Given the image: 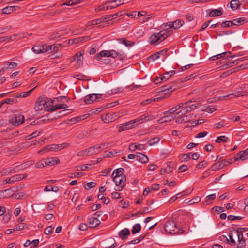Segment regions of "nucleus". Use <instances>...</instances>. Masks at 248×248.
<instances>
[{
    "label": "nucleus",
    "instance_id": "56",
    "mask_svg": "<svg viewBox=\"0 0 248 248\" xmlns=\"http://www.w3.org/2000/svg\"><path fill=\"white\" fill-rule=\"evenodd\" d=\"M47 46H52V51L51 52H48L49 53H51L52 52H57L59 48H60V46H61V44H55L53 45H47Z\"/></svg>",
    "mask_w": 248,
    "mask_h": 248
},
{
    "label": "nucleus",
    "instance_id": "15",
    "mask_svg": "<svg viewBox=\"0 0 248 248\" xmlns=\"http://www.w3.org/2000/svg\"><path fill=\"white\" fill-rule=\"evenodd\" d=\"M136 160L142 163H146L148 161V158L144 154L137 152Z\"/></svg>",
    "mask_w": 248,
    "mask_h": 248
},
{
    "label": "nucleus",
    "instance_id": "50",
    "mask_svg": "<svg viewBox=\"0 0 248 248\" xmlns=\"http://www.w3.org/2000/svg\"><path fill=\"white\" fill-rule=\"evenodd\" d=\"M124 89L123 87H118L115 89H113L111 90L110 91L108 92V93L109 94H116L119 92H122L124 91Z\"/></svg>",
    "mask_w": 248,
    "mask_h": 248
},
{
    "label": "nucleus",
    "instance_id": "18",
    "mask_svg": "<svg viewBox=\"0 0 248 248\" xmlns=\"http://www.w3.org/2000/svg\"><path fill=\"white\" fill-rule=\"evenodd\" d=\"M130 232L128 228H124L121 230L118 233L119 236L122 238V240L126 239V236L129 235Z\"/></svg>",
    "mask_w": 248,
    "mask_h": 248
},
{
    "label": "nucleus",
    "instance_id": "55",
    "mask_svg": "<svg viewBox=\"0 0 248 248\" xmlns=\"http://www.w3.org/2000/svg\"><path fill=\"white\" fill-rule=\"evenodd\" d=\"M230 54H231V52H225L222 53L221 54H218V55L213 56V57L214 58L213 60L217 59H218L219 58H221V57H227L228 54L230 55Z\"/></svg>",
    "mask_w": 248,
    "mask_h": 248
},
{
    "label": "nucleus",
    "instance_id": "13",
    "mask_svg": "<svg viewBox=\"0 0 248 248\" xmlns=\"http://www.w3.org/2000/svg\"><path fill=\"white\" fill-rule=\"evenodd\" d=\"M158 117V115L155 116V115H149V113H146V114L141 115V116L140 117V118L141 119V123H143L145 122L152 121V120L157 118Z\"/></svg>",
    "mask_w": 248,
    "mask_h": 248
},
{
    "label": "nucleus",
    "instance_id": "43",
    "mask_svg": "<svg viewBox=\"0 0 248 248\" xmlns=\"http://www.w3.org/2000/svg\"><path fill=\"white\" fill-rule=\"evenodd\" d=\"M216 198V194H212L209 195H208L205 198V202L206 204H210L212 203V200Z\"/></svg>",
    "mask_w": 248,
    "mask_h": 248
},
{
    "label": "nucleus",
    "instance_id": "22",
    "mask_svg": "<svg viewBox=\"0 0 248 248\" xmlns=\"http://www.w3.org/2000/svg\"><path fill=\"white\" fill-rule=\"evenodd\" d=\"M238 156L241 160H245L248 158V148L244 150L240 151L238 153Z\"/></svg>",
    "mask_w": 248,
    "mask_h": 248
},
{
    "label": "nucleus",
    "instance_id": "4",
    "mask_svg": "<svg viewBox=\"0 0 248 248\" xmlns=\"http://www.w3.org/2000/svg\"><path fill=\"white\" fill-rule=\"evenodd\" d=\"M25 121V117L21 114H15L12 116L9 119V123L12 125L17 126L21 125Z\"/></svg>",
    "mask_w": 248,
    "mask_h": 248
},
{
    "label": "nucleus",
    "instance_id": "51",
    "mask_svg": "<svg viewBox=\"0 0 248 248\" xmlns=\"http://www.w3.org/2000/svg\"><path fill=\"white\" fill-rule=\"evenodd\" d=\"M7 38L6 40L9 39L11 41L18 40L22 38V36L21 35H20L19 34H16L12 35L10 36H7Z\"/></svg>",
    "mask_w": 248,
    "mask_h": 248
},
{
    "label": "nucleus",
    "instance_id": "47",
    "mask_svg": "<svg viewBox=\"0 0 248 248\" xmlns=\"http://www.w3.org/2000/svg\"><path fill=\"white\" fill-rule=\"evenodd\" d=\"M178 115H179V116L176 120V123H182L183 122H186L187 121V118L186 116H182V115H183L184 114L180 113Z\"/></svg>",
    "mask_w": 248,
    "mask_h": 248
},
{
    "label": "nucleus",
    "instance_id": "64",
    "mask_svg": "<svg viewBox=\"0 0 248 248\" xmlns=\"http://www.w3.org/2000/svg\"><path fill=\"white\" fill-rule=\"evenodd\" d=\"M53 230L54 228L52 226H48L45 229L44 233L46 235H49L53 232Z\"/></svg>",
    "mask_w": 248,
    "mask_h": 248
},
{
    "label": "nucleus",
    "instance_id": "46",
    "mask_svg": "<svg viewBox=\"0 0 248 248\" xmlns=\"http://www.w3.org/2000/svg\"><path fill=\"white\" fill-rule=\"evenodd\" d=\"M141 230V226L140 224H136L133 226L132 229V233L135 234L136 233L140 232Z\"/></svg>",
    "mask_w": 248,
    "mask_h": 248
},
{
    "label": "nucleus",
    "instance_id": "39",
    "mask_svg": "<svg viewBox=\"0 0 248 248\" xmlns=\"http://www.w3.org/2000/svg\"><path fill=\"white\" fill-rule=\"evenodd\" d=\"M87 149V154L89 156L98 154L95 145L90 147Z\"/></svg>",
    "mask_w": 248,
    "mask_h": 248
},
{
    "label": "nucleus",
    "instance_id": "60",
    "mask_svg": "<svg viewBox=\"0 0 248 248\" xmlns=\"http://www.w3.org/2000/svg\"><path fill=\"white\" fill-rule=\"evenodd\" d=\"M233 25L232 21H226L221 23V26L223 28L230 27Z\"/></svg>",
    "mask_w": 248,
    "mask_h": 248
},
{
    "label": "nucleus",
    "instance_id": "44",
    "mask_svg": "<svg viewBox=\"0 0 248 248\" xmlns=\"http://www.w3.org/2000/svg\"><path fill=\"white\" fill-rule=\"evenodd\" d=\"M120 43L124 44L127 47H131L134 43H131V41H127L125 38H120L118 39Z\"/></svg>",
    "mask_w": 248,
    "mask_h": 248
},
{
    "label": "nucleus",
    "instance_id": "2",
    "mask_svg": "<svg viewBox=\"0 0 248 248\" xmlns=\"http://www.w3.org/2000/svg\"><path fill=\"white\" fill-rule=\"evenodd\" d=\"M183 104L184 105L183 109L177 112L176 114L180 113L182 114H186L195 109L199 105L198 103L193 104L191 101H188L185 103H183Z\"/></svg>",
    "mask_w": 248,
    "mask_h": 248
},
{
    "label": "nucleus",
    "instance_id": "54",
    "mask_svg": "<svg viewBox=\"0 0 248 248\" xmlns=\"http://www.w3.org/2000/svg\"><path fill=\"white\" fill-rule=\"evenodd\" d=\"M41 131H35L33 132L32 134L27 136V138L28 140H31V139L35 138L37 136H38L40 134Z\"/></svg>",
    "mask_w": 248,
    "mask_h": 248
},
{
    "label": "nucleus",
    "instance_id": "1",
    "mask_svg": "<svg viewBox=\"0 0 248 248\" xmlns=\"http://www.w3.org/2000/svg\"><path fill=\"white\" fill-rule=\"evenodd\" d=\"M160 27L162 29V30L158 33L153 34L149 37V42L151 44L157 45L172 34L173 31L171 29L168 28L167 26L163 27V24Z\"/></svg>",
    "mask_w": 248,
    "mask_h": 248
},
{
    "label": "nucleus",
    "instance_id": "37",
    "mask_svg": "<svg viewBox=\"0 0 248 248\" xmlns=\"http://www.w3.org/2000/svg\"><path fill=\"white\" fill-rule=\"evenodd\" d=\"M160 53H163V50L160 51L151 55L149 57L148 60L150 61H154L155 60L159 58Z\"/></svg>",
    "mask_w": 248,
    "mask_h": 248
},
{
    "label": "nucleus",
    "instance_id": "34",
    "mask_svg": "<svg viewBox=\"0 0 248 248\" xmlns=\"http://www.w3.org/2000/svg\"><path fill=\"white\" fill-rule=\"evenodd\" d=\"M124 171V169L123 168H120L117 169H115L113 173L112 174V177H120L124 176L123 175V173Z\"/></svg>",
    "mask_w": 248,
    "mask_h": 248
},
{
    "label": "nucleus",
    "instance_id": "53",
    "mask_svg": "<svg viewBox=\"0 0 248 248\" xmlns=\"http://www.w3.org/2000/svg\"><path fill=\"white\" fill-rule=\"evenodd\" d=\"M108 9H109V8H108V5H107V4L106 3L105 4H103V5L99 6L98 7H97L95 9V11L96 12H99L101 11L106 10H108Z\"/></svg>",
    "mask_w": 248,
    "mask_h": 248
},
{
    "label": "nucleus",
    "instance_id": "26",
    "mask_svg": "<svg viewBox=\"0 0 248 248\" xmlns=\"http://www.w3.org/2000/svg\"><path fill=\"white\" fill-rule=\"evenodd\" d=\"M102 120L106 123H110L112 121L113 117L110 113H107L101 116Z\"/></svg>",
    "mask_w": 248,
    "mask_h": 248
},
{
    "label": "nucleus",
    "instance_id": "61",
    "mask_svg": "<svg viewBox=\"0 0 248 248\" xmlns=\"http://www.w3.org/2000/svg\"><path fill=\"white\" fill-rule=\"evenodd\" d=\"M207 165H208L207 162H206V161H202L200 162L199 163H198L196 165V168H197L198 169L205 168V167H206L207 166Z\"/></svg>",
    "mask_w": 248,
    "mask_h": 248
},
{
    "label": "nucleus",
    "instance_id": "38",
    "mask_svg": "<svg viewBox=\"0 0 248 248\" xmlns=\"http://www.w3.org/2000/svg\"><path fill=\"white\" fill-rule=\"evenodd\" d=\"M243 95H244V92L242 91H238L225 96L224 97H229L230 98H232L233 97H238Z\"/></svg>",
    "mask_w": 248,
    "mask_h": 248
},
{
    "label": "nucleus",
    "instance_id": "27",
    "mask_svg": "<svg viewBox=\"0 0 248 248\" xmlns=\"http://www.w3.org/2000/svg\"><path fill=\"white\" fill-rule=\"evenodd\" d=\"M95 146L97 151V153H99L103 150L108 148L109 146V143H103L99 144H96Z\"/></svg>",
    "mask_w": 248,
    "mask_h": 248
},
{
    "label": "nucleus",
    "instance_id": "7",
    "mask_svg": "<svg viewBox=\"0 0 248 248\" xmlns=\"http://www.w3.org/2000/svg\"><path fill=\"white\" fill-rule=\"evenodd\" d=\"M248 231V227H240L238 228L236 230V232L238 237V241L240 242V247H242L246 246L245 239L243 237V232H244Z\"/></svg>",
    "mask_w": 248,
    "mask_h": 248
},
{
    "label": "nucleus",
    "instance_id": "49",
    "mask_svg": "<svg viewBox=\"0 0 248 248\" xmlns=\"http://www.w3.org/2000/svg\"><path fill=\"white\" fill-rule=\"evenodd\" d=\"M59 190V188L57 186H46L45 189V191H54V192H57Z\"/></svg>",
    "mask_w": 248,
    "mask_h": 248
},
{
    "label": "nucleus",
    "instance_id": "5",
    "mask_svg": "<svg viewBox=\"0 0 248 248\" xmlns=\"http://www.w3.org/2000/svg\"><path fill=\"white\" fill-rule=\"evenodd\" d=\"M47 98L46 97H39L36 102L34 108L36 111H40L43 109H46L48 107L47 102Z\"/></svg>",
    "mask_w": 248,
    "mask_h": 248
},
{
    "label": "nucleus",
    "instance_id": "14",
    "mask_svg": "<svg viewBox=\"0 0 248 248\" xmlns=\"http://www.w3.org/2000/svg\"><path fill=\"white\" fill-rule=\"evenodd\" d=\"M113 178V181L115 183L117 186L123 185L124 186L125 185V176L120 177H112Z\"/></svg>",
    "mask_w": 248,
    "mask_h": 248
},
{
    "label": "nucleus",
    "instance_id": "8",
    "mask_svg": "<svg viewBox=\"0 0 248 248\" xmlns=\"http://www.w3.org/2000/svg\"><path fill=\"white\" fill-rule=\"evenodd\" d=\"M184 23V22L183 21L176 20L174 22H169L168 23H163V27L167 26L168 28L170 29H177L180 28L183 25Z\"/></svg>",
    "mask_w": 248,
    "mask_h": 248
},
{
    "label": "nucleus",
    "instance_id": "36",
    "mask_svg": "<svg viewBox=\"0 0 248 248\" xmlns=\"http://www.w3.org/2000/svg\"><path fill=\"white\" fill-rule=\"evenodd\" d=\"M18 66V63L15 62H7L5 63L6 70H10Z\"/></svg>",
    "mask_w": 248,
    "mask_h": 248
},
{
    "label": "nucleus",
    "instance_id": "9",
    "mask_svg": "<svg viewBox=\"0 0 248 248\" xmlns=\"http://www.w3.org/2000/svg\"><path fill=\"white\" fill-rule=\"evenodd\" d=\"M110 57L118 58L120 60H123L125 58V56L123 51L118 52L112 49L110 50Z\"/></svg>",
    "mask_w": 248,
    "mask_h": 248
},
{
    "label": "nucleus",
    "instance_id": "32",
    "mask_svg": "<svg viewBox=\"0 0 248 248\" xmlns=\"http://www.w3.org/2000/svg\"><path fill=\"white\" fill-rule=\"evenodd\" d=\"M190 153L182 154L179 155V160L182 162H187L189 159H190Z\"/></svg>",
    "mask_w": 248,
    "mask_h": 248
},
{
    "label": "nucleus",
    "instance_id": "21",
    "mask_svg": "<svg viewBox=\"0 0 248 248\" xmlns=\"http://www.w3.org/2000/svg\"><path fill=\"white\" fill-rule=\"evenodd\" d=\"M230 7L233 11H235L240 7L241 4L239 0H232L230 2Z\"/></svg>",
    "mask_w": 248,
    "mask_h": 248
},
{
    "label": "nucleus",
    "instance_id": "17",
    "mask_svg": "<svg viewBox=\"0 0 248 248\" xmlns=\"http://www.w3.org/2000/svg\"><path fill=\"white\" fill-rule=\"evenodd\" d=\"M89 223L92 228H94L100 225V221L96 217H93L89 220Z\"/></svg>",
    "mask_w": 248,
    "mask_h": 248
},
{
    "label": "nucleus",
    "instance_id": "33",
    "mask_svg": "<svg viewBox=\"0 0 248 248\" xmlns=\"http://www.w3.org/2000/svg\"><path fill=\"white\" fill-rule=\"evenodd\" d=\"M16 10L15 6H7L2 9V13L4 14H9Z\"/></svg>",
    "mask_w": 248,
    "mask_h": 248
},
{
    "label": "nucleus",
    "instance_id": "42",
    "mask_svg": "<svg viewBox=\"0 0 248 248\" xmlns=\"http://www.w3.org/2000/svg\"><path fill=\"white\" fill-rule=\"evenodd\" d=\"M160 140V138L156 137L149 140L147 143L149 146H153L158 143Z\"/></svg>",
    "mask_w": 248,
    "mask_h": 248
},
{
    "label": "nucleus",
    "instance_id": "24",
    "mask_svg": "<svg viewBox=\"0 0 248 248\" xmlns=\"http://www.w3.org/2000/svg\"><path fill=\"white\" fill-rule=\"evenodd\" d=\"M47 164L49 166H53L60 163V161L57 157H52L46 158Z\"/></svg>",
    "mask_w": 248,
    "mask_h": 248
},
{
    "label": "nucleus",
    "instance_id": "6",
    "mask_svg": "<svg viewBox=\"0 0 248 248\" xmlns=\"http://www.w3.org/2000/svg\"><path fill=\"white\" fill-rule=\"evenodd\" d=\"M52 47V46H47V45L44 44L42 46H35L32 48V50L34 53L40 54L41 53L51 52Z\"/></svg>",
    "mask_w": 248,
    "mask_h": 248
},
{
    "label": "nucleus",
    "instance_id": "45",
    "mask_svg": "<svg viewBox=\"0 0 248 248\" xmlns=\"http://www.w3.org/2000/svg\"><path fill=\"white\" fill-rule=\"evenodd\" d=\"M229 139L225 136H220L217 137L216 140V142L219 143L221 142H226Z\"/></svg>",
    "mask_w": 248,
    "mask_h": 248
},
{
    "label": "nucleus",
    "instance_id": "35",
    "mask_svg": "<svg viewBox=\"0 0 248 248\" xmlns=\"http://www.w3.org/2000/svg\"><path fill=\"white\" fill-rule=\"evenodd\" d=\"M223 165L222 162H217L214 163L211 167V170L214 171L219 170L223 168Z\"/></svg>",
    "mask_w": 248,
    "mask_h": 248
},
{
    "label": "nucleus",
    "instance_id": "23",
    "mask_svg": "<svg viewBox=\"0 0 248 248\" xmlns=\"http://www.w3.org/2000/svg\"><path fill=\"white\" fill-rule=\"evenodd\" d=\"M174 119L172 116L165 115L157 120V123L162 124L165 122H170Z\"/></svg>",
    "mask_w": 248,
    "mask_h": 248
},
{
    "label": "nucleus",
    "instance_id": "29",
    "mask_svg": "<svg viewBox=\"0 0 248 248\" xmlns=\"http://www.w3.org/2000/svg\"><path fill=\"white\" fill-rule=\"evenodd\" d=\"M222 12L219 9H212L209 13V16L210 17H217L221 16Z\"/></svg>",
    "mask_w": 248,
    "mask_h": 248
},
{
    "label": "nucleus",
    "instance_id": "30",
    "mask_svg": "<svg viewBox=\"0 0 248 248\" xmlns=\"http://www.w3.org/2000/svg\"><path fill=\"white\" fill-rule=\"evenodd\" d=\"M246 22V19L244 17H240L239 18L233 19L232 21L233 25L240 26L243 25Z\"/></svg>",
    "mask_w": 248,
    "mask_h": 248
},
{
    "label": "nucleus",
    "instance_id": "3",
    "mask_svg": "<svg viewBox=\"0 0 248 248\" xmlns=\"http://www.w3.org/2000/svg\"><path fill=\"white\" fill-rule=\"evenodd\" d=\"M164 229L168 233L176 234L179 233V230L177 229L176 223L174 221H167L164 225Z\"/></svg>",
    "mask_w": 248,
    "mask_h": 248
},
{
    "label": "nucleus",
    "instance_id": "31",
    "mask_svg": "<svg viewBox=\"0 0 248 248\" xmlns=\"http://www.w3.org/2000/svg\"><path fill=\"white\" fill-rule=\"evenodd\" d=\"M16 170L15 169H12L11 167L3 169L1 171L2 175H7L12 173H15Z\"/></svg>",
    "mask_w": 248,
    "mask_h": 248
},
{
    "label": "nucleus",
    "instance_id": "10",
    "mask_svg": "<svg viewBox=\"0 0 248 248\" xmlns=\"http://www.w3.org/2000/svg\"><path fill=\"white\" fill-rule=\"evenodd\" d=\"M85 54V50L84 49L81 50L77 53L71 60V62L77 61L79 64H82L83 57Z\"/></svg>",
    "mask_w": 248,
    "mask_h": 248
},
{
    "label": "nucleus",
    "instance_id": "28",
    "mask_svg": "<svg viewBox=\"0 0 248 248\" xmlns=\"http://www.w3.org/2000/svg\"><path fill=\"white\" fill-rule=\"evenodd\" d=\"M246 60H248V56L244 57L242 58L238 59L237 60H234L233 61H231V62H229L227 64V65L228 67H232V66H233L235 63L238 64L239 62H242L243 61Z\"/></svg>",
    "mask_w": 248,
    "mask_h": 248
},
{
    "label": "nucleus",
    "instance_id": "58",
    "mask_svg": "<svg viewBox=\"0 0 248 248\" xmlns=\"http://www.w3.org/2000/svg\"><path fill=\"white\" fill-rule=\"evenodd\" d=\"M12 27L11 26H6L5 27L0 28V34L8 31Z\"/></svg>",
    "mask_w": 248,
    "mask_h": 248
},
{
    "label": "nucleus",
    "instance_id": "20",
    "mask_svg": "<svg viewBox=\"0 0 248 248\" xmlns=\"http://www.w3.org/2000/svg\"><path fill=\"white\" fill-rule=\"evenodd\" d=\"M103 57H110V50H103L95 56L96 59L98 60H100Z\"/></svg>",
    "mask_w": 248,
    "mask_h": 248
},
{
    "label": "nucleus",
    "instance_id": "11",
    "mask_svg": "<svg viewBox=\"0 0 248 248\" xmlns=\"http://www.w3.org/2000/svg\"><path fill=\"white\" fill-rule=\"evenodd\" d=\"M122 11L119 12L113 15H108L102 16L104 22L111 21L113 19H115L119 16H122Z\"/></svg>",
    "mask_w": 248,
    "mask_h": 248
},
{
    "label": "nucleus",
    "instance_id": "19",
    "mask_svg": "<svg viewBox=\"0 0 248 248\" xmlns=\"http://www.w3.org/2000/svg\"><path fill=\"white\" fill-rule=\"evenodd\" d=\"M183 108L184 105L183 103H181L178 105L176 106L175 107L171 108L169 111L164 112L163 113L165 115H167L168 113L172 114L174 112H175L176 110H178L181 108H182L183 109Z\"/></svg>",
    "mask_w": 248,
    "mask_h": 248
},
{
    "label": "nucleus",
    "instance_id": "48",
    "mask_svg": "<svg viewBox=\"0 0 248 248\" xmlns=\"http://www.w3.org/2000/svg\"><path fill=\"white\" fill-rule=\"evenodd\" d=\"M34 89V88L26 92L20 93L17 94L16 96L17 97H26L31 93Z\"/></svg>",
    "mask_w": 248,
    "mask_h": 248
},
{
    "label": "nucleus",
    "instance_id": "62",
    "mask_svg": "<svg viewBox=\"0 0 248 248\" xmlns=\"http://www.w3.org/2000/svg\"><path fill=\"white\" fill-rule=\"evenodd\" d=\"M95 183L94 182H90L87 183L86 186H84V188L86 189H89L92 188H93L95 186Z\"/></svg>",
    "mask_w": 248,
    "mask_h": 248
},
{
    "label": "nucleus",
    "instance_id": "59",
    "mask_svg": "<svg viewBox=\"0 0 248 248\" xmlns=\"http://www.w3.org/2000/svg\"><path fill=\"white\" fill-rule=\"evenodd\" d=\"M116 2L115 0H111L108 1L107 3L108 4V7L109 9H112L113 8H115L117 7V6L116 5Z\"/></svg>",
    "mask_w": 248,
    "mask_h": 248
},
{
    "label": "nucleus",
    "instance_id": "52",
    "mask_svg": "<svg viewBox=\"0 0 248 248\" xmlns=\"http://www.w3.org/2000/svg\"><path fill=\"white\" fill-rule=\"evenodd\" d=\"M14 101V99H13V98L5 99L0 102V108L1 107L2 105H3L5 103L12 104L13 103Z\"/></svg>",
    "mask_w": 248,
    "mask_h": 248
},
{
    "label": "nucleus",
    "instance_id": "57",
    "mask_svg": "<svg viewBox=\"0 0 248 248\" xmlns=\"http://www.w3.org/2000/svg\"><path fill=\"white\" fill-rule=\"evenodd\" d=\"M216 110H217V108L215 107V106H209L205 108V109L204 110V111H205L208 113H213Z\"/></svg>",
    "mask_w": 248,
    "mask_h": 248
},
{
    "label": "nucleus",
    "instance_id": "41",
    "mask_svg": "<svg viewBox=\"0 0 248 248\" xmlns=\"http://www.w3.org/2000/svg\"><path fill=\"white\" fill-rule=\"evenodd\" d=\"M61 34L59 32L54 33L49 36V39L51 40H56L58 41L61 39Z\"/></svg>",
    "mask_w": 248,
    "mask_h": 248
},
{
    "label": "nucleus",
    "instance_id": "12",
    "mask_svg": "<svg viewBox=\"0 0 248 248\" xmlns=\"http://www.w3.org/2000/svg\"><path fill=\"white\" fill-rule=\"evenodd\" d=\"M162 90L164 92H167V93H171L173 91H175L177 88V86L174 83L172 84H169L163 86L162 87Z\"/></svg>",
    "mask_w": 248,
    "mask_h": 248
},
{
    "label": "nucleus",
    "instance_id": "40",
    "mask_svg": "<svg viewBox=\"0 0 248 248\" xmlns=\"http://www.w3.org/2000/svg\"><path fill=\"white\" fill-rule=\"evenodd\" d=\"M102 22H104V21L103 20L102 17L100 18L96 19L93 20L90 22H89L87 24L88 26H91L92 25H97L98 24H100Z\"/></svg>",
    "mask_w": 248,
    "mask_h": 248
},
{
    "label": "nucleus",
    "instance_id": "16",
    "mask_svg": "<svg viewBox=\"0 0 248 248\" xmlns=\"http://www.w3.org/2000/svg\"><path fill=\"white\" fill-rule=\"evenodd\" d=\"M27 176V174H18L11 177L12 183H14L17 181H20Z\"/></svg>",
    "mask_w": 248,
    "mask_h": 248
},
{
    "label": "nucleus",
    "instance_id": "63",
    "mask_svg": "<svg viewBox=\"0 0 248 248\" xmlns=\"http://www.w3.org/2000/svg\"><path fill=\"white\" fill-rule=\"evenodd\" d=\"M211 20L206 21L202 25V27L199 30V32H202L204 31L209 25Z\"/></svg>",
    "mask_w": 248,
    "mask_h": 248
},
{
    "label": "nucleus",
    "instance_id": "25",
    "mask_svg": "<svg viewBox=\"0 0 248 248\" xmlns=\"http://www.w3.org/2000/svg\"><path fill=\"white\" fill-rule=\"evenodd\" d=\"M94 94H91L86 95L84 99V101L86 104H90L95 101L94 98Z\"/></svg>",
    "mask_w": 248,
    "mask_h": 248
}]
</instances>
